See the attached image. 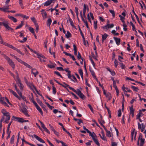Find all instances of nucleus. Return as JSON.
I'll return each instance as SVG.
<instances>
[{
  "label": "nucleus",
  "instance_id": "f257e3e1",
  "mask_svg": "<svg viewBox=\"0 0 146 146\" xmlns=\"http://www.w3.org/2000/svg\"><path fill=\"white\" fill-rule=\"evenodd\" d=\"M66 85L70 90L76 93L79 96L80 98L82 100H84L86 98V97L82 93L79 89H78L77 90H76L74 88L70 86L69 85L66 84Z\"/></svg>",
  "mask_w": 146,
  "mask_h": 146
},
{
  "label": "nucleus",
  "instance_id": "f03ea898",
  "mask_svg": "<svg viewBox=\"0 0 146 146\" xmlns=\"http://www.w3.org/2000/svg\"><path fill=\"white\" fill-rule=\"evenodd\" d=\"M92 136H90L92 138V139H93L94 141V142L98 146H99L100 145V144L98 140L97 139H96L95 138H97V136L96 135L95 133L93 132L92 133L91 135Z\"/></svg>",
  "mask_w": 146,
  "mask_h": 146
},
{
  "label": "nucleus",
  "instance_id": "7ed1b4c3",
  "mask_svg": "<svg viewBox=\"0 0 146 146\" xmlns=\"http://www.w3.org/2000/svg\"><path fill=\"white\" fill-rule=\"evenodd\" d=\"M24 78L25 82L31 90H33V88L34 89L35 88V87L33 85V83L32 82H28L26 77H24Z\"/></svg>",
  "mask_w": 146,
  "mask_h": 146
},
{
  "label": "nucleus",
  "instance_id": "20e7f679",
  "mask_svg": "<svg viewBox=\"0 0 146 146\" xmlns=\"http://www.w3.org/2000/svg\"><path fill=\"white\" fill-rule=\"evenodd\" d=\"M8 63L12 67L13 69H15V66L14 62L9 57L6 59Z\"/></svg>",
  "mask_w": 146,
  "mask_h": 146
},
{
  "label": "nucleus",
  "instance_id": "39448f33",
  "mask_svg": "<svg viewBox=\"0 0 146 146\" xmlns=\"http://www.w3.org/2000/svg\"><path fill=\"white\" fill-rule=\"evenodd\" d=\"M138 129H140L141 132H143V131L145 130V128L146 126L143 123H142L141 124L140 123H138Z\"/></svg>",
  "mask_w": 146,
  "mask_h": 146
},
{
  "label": "nucleus",
  "instance_id": "423d86ee",
  "mask_svg": "<svg viewBox=\"0 0 146 146\" xmlns=\"http://www.w3.org/2000/svg\"><path fill=\"white\" fill-rule=\"evenodd\" d=\"M33 136L37 140L39 141L40 142L42 143H45V141H44L43 140L42 138L39 137L37 135H33Z\"/></svg>",
  "mask_w": 146,
  "mask_h": 146
},
{
  "label": "nucleus",
  "instance_id": "0eeeda50",
  "mask_svg": "<svg viewBox=\"0 0 146 146\" xmlns=\"http://www.w3.org/2000/svg\"><path fill=\"white\" fill-rule=\"evenodd\" d=\"M11 93H12L13 95H14L16 98H17L19 100H21V98L19 97L16 93L14 91L12 90L11 89H9L8 90Z\"/></svg>",
  "mask_w": 146,
  "mask_h": 146
},
{
  "label": "nucleus",
  "instance_id": "6e6552de",
  "mask_svg": "<svg viewBox=\"0 0 146 146\" xmlns=\"http://www.w3.org/2000/svg\"><path fill=\"white\" fill-rule=\"evenodd\" d=\"M130 114L131 115L132 117H133L134 116V113L135 110L133 108V106L132 105L130 107Z\"/></svg>",
  "mask_w": 146,
  "mask_h": 146
},
{
  "label": "nucleus",
  "instance_id": "1a4fd4ad",
  "mask_svg": "<svg viewBox=\"0 0 146 146\" xmlns=\"http://www.w3.org/2000/svg\"><path fill=\"white\" fill-rule=\"evenodd\" d=\"M13 118L19 122L23 123V118L17 117L14 116H13Z\"/></svg>",
  "mask_w": 146,
  "mask_h": 146
},
{
  "label": "nucleus",
  "instance_id": "9d476101",
  "mask_svg": "<svg viewBox=\"0 0 146 146\" xmlns=\"http://www.w3.org/2000/svg\"><path fill=\"white\" fill-rule=\"evenodd\" d=\"M31 96H32V98H31L30 96H29V98L30 100L31 101L33 102V103L34 104V105L35 106L37 104L34 100V98H33V94L32 93H31Z\"/></svg>",
  "mask_w": 146,
  "mask_h": 146
},
{
  "label": "nucleus",
  "instance_id": "9b49d317",
  "mask_svg": "<svg viewBox=\"0 0 146 146\" xmlns=\"http://www.w3.org/2000/svg\"><path fill=\"white\" fill-rule=\"evenodd\" d=\"M22 112L24 114L27 116H29V115L28 113V111L27 109L25 108H23V109L22 110Z\"/></svg>",
  "mask_w": 146,
  "mask_h": 146
},
{
  "label": "nucleus",
  "instance_id": "f8f14e48",
  "mask_svg": "<svg viewBox=\"0 0 146 146\" xmlns=\"http://www.w3.org/2000/svg\"><path fill=\"white\" fill-rule=\"evenodd\" d=\"M32 73L35 76V77H36V76L38 74V72L36 70V69H33L32 68Z\"/></svg>",
  "mask_w": 146,
  "mask_h": 146
},
{
  "label": "nucleus",
  "instance_id": "ddd939ff",
  "mask_svg": "<svg viewBox=\"0 0 146 146\" xmlns=\"http://www.w3.org/2000/svg\"><path fill=\"white\" fill-rule=\"evenodd\" d=\"M113 38L115 41L116 44L117 45H119L121 42L120 38L115 37H113Z\"/></svg>",
  "mask_w": 146,
  "mask_h": 146
},
{
  "label": "nucleus",
  "instance_id": "4468645a",
  "mask_svg": "<svg viewBox=\"0 0 146 146\" xmlns=\"http://www.w3.org/2000/svg\"><path fill=\"white\" fill-rule=\"evenodd\" d=\"M17 82L19 84V86L20 87V89L21 90H23V84L21 82V81L20 80H18L17 81Z\"/></svg>",
  "mask_w": 146,
  "mask_h": 146
},
{
  "label": "nucleus",
  "instance_id": "2eb2a0df",
  "mask_svg": "<svg viewBox=\"0 0 146 146\" xmlns=\"http://www.w3.org/2000/svg\"><path fill=\"white\" fill-rule=\"evenodd\" d=\"M35 106L36 107V109L42 115H43V112H42L41 109L39 107V106L37 104L36 105H35Z\"/></svg>",
  "mask_w": 146,
  "mask_h": 146
},
{
  "label": "nucleus",
  "instance_id": "dca6fc26",
  "mask_svg": "<svg viewBox=\"0 0 146 146\" xmlns=\"http://www.w3.org/2000/svg\"><path fill=\"white\" fill-rule=\"evenodd\" d=\"M68 19L69 21L70 22V25L72 26L74 28L76 29V26L74 25V23L72 19L70 18V17L69 16H68Z\"/></svg>",
  "mask_w": 146,
  "mask_h": 146
},
{
  "label": "nucleus",
  "instance_id": "f3484780",
  "mask_svg": "<svg viewBox=\"0 0 146 146\" xmlns=\"http://www.w3.org/2000/svg\"><path fill=\"white\" fill-rule=\"evenodd\" d=\"M108 36V35L106 33H105L103 35H102V42H103L104 40H105L107 37Z\"/></svg>",
  "mask_w": 146,
  "mask_h": 146
},
{
  "label": "nucleus",
  "instance_id": "a211bd4d",
  "mask_svg": "<svg viewBox=\"0 0 146 146\" xmlns=\"http://www.w3.org/2000/svg\"><path fill=\"white\" fill-rule=\"evenodd\" d=\"M8 18L15 23H16L17 21V20L16 19L13 17L9 15L8 16Z\"/></svg>",
  "mask_w": 146,
  "mask_h": 146
},
{
  "label": "nucleus",
  "instance_id": "6ab92c4d",
  "mask_svg": "<svg viewBox=\"0 0 146 146\" xmlns=\"http://www.w3.org/2000/svg\"><path fill=\"white\" fill-rule=\"evenodd\" d=\"M52 22V19L50 18L48 19L47 21V25L48 27H50V25Z\"/></svg>",
  "mask_w": 146,
  "mask_h": 146
},
{
  "label": "nucleus",
  "instance_id": "aec40b11",
  "mask_svg": "<svg viewBox=\"0 0 146 146\" xmlns=\"http://www.w3.org/2000/svg\"><path fill=\"white\" fill-rule=\"evenodd\" d=\"M1 113L3 114L4 115H6L7 114H9V113L7 112L5 109H3L1 111Z\"/></svg>",
  "mask_w": 146,
  "mask_h": 146
},
{
  "label": "nucleus",
  "instance_id": "412c9836",
  "mask_svg": "<svg viewBox=\"0 0 146 146\" xmlns=\"http://www.w3.org/2000/svg\"><path fill=\"white\" fill-rule=\"evenodd\" d=\"M86 5L85 4H84V8L83 9V15L84 17H86Z\"/></svg>",
  "mask_w": 146,
  "mask_h": 146
},
{
  "label": "nucleus",
  "instance_id": "4be33fe9",
  "mask_svg": "<svg viewBox=\"0 0 146 146\" xmlns=\"http://www.w3.org/2000/svg\"><path fill=\"white\" fill-rule=\"evenodd\" d=\"M9 23L8 24H7V25H6V26L5 28L7 30H10L11 32H14V29L9 26Z\"/></svg>",
  "mask_w": 146,
  "mask_h": 146
},
{
  "label": "nucleus",
  "instance_id": "5701e85b",
  "mask_svg": "<svg viewBox=\"0 0 146 146\" xmlns=\"http://www.w3.org/2000/svg\"><path fill=\"white\" fill-rule=\"evenodd\" d=\"M52 3V1L48 0L43 4L44 6H48L49 5Z\"/></svg>",
  "mask_w": 146,
  "mask_h": 146
},
{
  "label": "nucleus",
  "instance_id": "b1692460",
  "mask_svg": "<svg viewBox=\"0 0 146 146\" xmlns=\"http://www.w3.org/2000/svg\"><path fill=\"white\" fill-rule=\"evenodd\" d=\"M23 25V21H21V23L19 25L17 26L16 28H15V29H17L21 28Z\"/></svg>",
  "mask_w": 146,
  "mask_h": 146
},
{
  "label": "nucleus",
  "instance_id": "393cba45",
  "mask_svg": "<svg viewBox=\"0 0 146 146\" xmlns=\"http://www.w3.org/2000/svg\"><path fill=\"white\" fill-rule=\"evenodd\" d=\"M66 37L67 38H68L72 37V35L69 31L67 32V33L65 35Z\"/></svg>",
  "mask_w": 146,
  "mask_h": 146
},
{
  "label": "nucleus",
  "instance_id": "a878e982",
  "mask_svg": "<svg viewBox=\"0 0 146 146\" xmlns=\"http://www.w3.org/2000/svg\"><path fill=\"white\" fill-rule=\"evenodd\" d=\"M78 71L81 78L83 79V72L82 70L81 69H80Z\"/></svg>",
  "mask_w": 146,
  "mask_h": 146
},
{
  "label": "nucleus",
  "instance_id": "bb28decb",
  "mask_svg": "<svg viewBox=\"0 0 146 146\" xmlns=\"http://www.w3.org/2000/svg\"><path fill=\"white\" fill-rule=\"evenodd\" d=\"M29 30L31 33H33V34H34L35 33L34 29L31 27H29Z\"/></svg>",
  "mask_w": 146,
  "mask_h": 146
},
{
  "label": "nucleus",
  "instance_id": "cd10ccee",
  "mask_svg": "<svg viewBox=\"0 0 146 146\" xmlns=\"http://www.w3.org/2000/svg\"><path fill=\"white\" fill-rule=\"evenodd\" d=\"M106 131V135L107 136L109 137H110L111 136V134L110 131H108L107 129Z\"/></svg>",
  "mask_w": 146,
  "mask_h": 146
},
{
  "label": "nucleus",
  "instance_id": "c85d7f7f",
  "mask_svg": "<svg viewBox=\"0 0 146 146\" xmlns=\"http://www.w3.org/2000/svg\"><path fill=\"white\" fill-rule=\"evenodd\" d=\"M7 24H8V22H0V25H3L5 27H6Z\"/></svg>",
  "mask_w": 146,
  "mask_h": 146
},
{
  "label": "nucleus",
  "instance_id": "c756f323",
  "mask_svg": "<svg viewBox=\"0 0 146 146\" xmlns=\"http://www.w3.org/2000/svg\"><path fill=\"white\" fill-rule=\"evenodd\" d=\"M31 20L34 23L35 25L38 24L35 17H31Z\"/></svg>",
  "mask_w": 146,
  "mask_h": 146
},
{
  "label": "nucleus",
  "instance_id": "7c9ffc66",
  "mask_svg": "<svg viewBox=\"0 0 146 146\" xmlns=\"http://www.w3.org/2000/svg\"><path fill=\"white\" fill-rule=\"evenodd\" d=\"M56 66V64L54 63V64L50 65V64H48L47 66L49 68H52L55 67Z\"/></svg>",
  "mask_w": 146,
  "mask_h": 146
},
{
  "label": "nucleus",
  "instance_id": "2f4dec72",
  "mask_svg": "<svg viewBox=\"0 0 146 146\" xmlns=\"http://www.w3.org/2000/svg\"><path fill=\"white\" fill-rule=\"evenodd\" d=\"M119 17L120 18V20L123 23H125V22L124 20L125 19V17H122L121 15H119Z\"/></svg>",
  "mask_w": 146,
  "mask_h": 146
},
{
  "label": "nucleus",
  "instance_id": "473e14b6",
  "mask_svg": "<svg viewBox=\"0 0 146 146\" xmlns=\"http://www.w3.org/2000/svg\"><path fill=\"white\" fill-rule=\"evenodd\" d=\"M13 50H16L17 52H18V53H19V54H21L22 55H24V54L19 49L16 48L15 47Z\"/></svg>",
  "mask_w": 146,
  "mask_h": 146
},
{
  "label": "nucleus",
  "instance_id": "72a5a7b5",
  "mask_svg": "<svg viewBox=\"0 0 146 146\" xmlns=\"http://www.w3.org/2000/svg\"><path fill=\"white\" fill-rule=\"evenodd\" d=\"M141 114L143 115V113L141 111L139 112V113L137 114V115L136 119H138L140 118V117L141 116Z\"/></svg>",
  "mask_w": 146,
  "mask_h": 146
},
{
  "label": "nucleus",
  "instance_id": "f704fd0d",
  "mask_svg": "<svg viewBox=\"0 0 146 146\" xmlns=\"http://www.w3.org/2000/svg\"><path fill=\"white\" fill-rule=\"evenodd\" d=\"M25 66H26L27 67L29 68L30 69H32V67L30 65L28 64L27 63L25 62L23 64Z\"/></svg>",
  "mask_w": 146,
  "mask_h": 146
},
{
  "label": "nucleus",
  "instance_id": "c9c22d12",
  "mask_svg": "<svg viewBox=\"0 0 146 146\" xmlns=\"http://www.w3.org/2000/svg\"><path fill=\"white\" fill-rule=\"evenodd\" d=\"M141 141L140 146H143L145 142V139H140Z\"/></svg>",
  "mask_w": 146,
  "mask_h": 146
},
{
  "label": "nucleus",
  "instance_id": "e433bc0d",
  "mask_svg": "<svg viewBox=\"0 0 146 146\" xmlns=\"http://www.w3.org/2000/svg\"><path fill=\"white\" fill-rule=\"evenodd\" d=\"M131 88H132L133 90L136 92H138V90H139L137 87H136L133 86H131Z\"/></svg>",
  "mask_w": 146,
  "mask_h": 146
},
{
  "label": "nucleus",
  "instance_id": "4c0bfd02",
  "mask_svg": "<svg viewBox=\"0 0 146 146\" xmlns=\"http://www.w3.org/2000/svg\"><path fill=\"white\" fill-rule=\"evenodd\" d=\"M7 9L5 7L3 8H0V10L5 12H8L9 11H7Z\"/></svg>",
  "mask_w": 146,
  "mask_h": 146
},
{
  "label": "nucleus",
  "instance_id": "58836bf2",
  "mask_svg": "<svg viewBox=\"0 0 146 146\" xmlns=\"http://www.w3.org/2000/svg\"><path fill=\"white\" fill-rule=\"evenodd\" d=\"M109 11L112 14L113 17H115V14L114 11V10H109Z\"/></svg>",
  "mask_w": 146,
  "mask_h": 146
},
{
  "label": "nucleus",
  "instance_id": "ea45409f",
  "mask_svg": "<svg viewBox=\"0 0 146 146\" xmlns=\"http://www.w3.org/2000/svg\"><path fill=\"white\" fill-rule=\"evenodd\" d=\"M94 27L95 30L97 28V21H94Z\"/></svg>",
  "mask_w": 146,
  "mask_h": 146
},
{
  "label": "nucleus",
  "instance_id": "a19ab883",
  "mask_svg": "<svg viewBox=\"0 0 146 146\" xmlns=\"http://www.w3.org/2000/svg\"><path fill=\"white\" fill-rule=\"evenodd\" d=\"M45 104L47 105V106L51 110L54 108V107L51 106L48 103L45 102Z\"/></svg>",
  "mask_w": 146,
  "mask_h": 146
},
{
  "label": "nucleus",
  "instance_id": "79ce46f5",
  "mask_svg": "<svg viewBox=\"0 0 146 146\" xmlns=\"http://www.w3.org/2000/svg\"><path fill=\"white\" fill-rule=\"evenodd\" d=\"M54 73L56 74L58 76L60 77L61 78H63V77L60 74L59 72L58 71H54Z\"/></svg>",
  "mask_w": 146,
  "mask_h": 146
},
{
  "label": "nucleus",
  "instance_id": "37998d69",
  "mask_svg": "<svg viewBox=\"0 0 146 146\" xmlns=\"http://www.w3.org/2000/svg\"><path fill=\"white\" fill-rule=\"evenodd\" d=\"M15 136L14 135H13L11 137V139L10 143L11 144H13L14 143V139Z\"/></svg>",
  "mask_w": 146,
  "mask_h": 146
},
{
  "label": "nucleus",
  "instance_id": "c03bdc74",
  "mask_svg": "<svg viewBox=\"0 0 146 146\" xmlns=\"http://www.w3.org/2000/svg\"><path fill=\"white\" fill-rule=\"evenodd\" d=\"M35 26L36 27L35 31L37 33L38 32L39 30V26L38 24L35 25Z\"/></svg>",
  "mask_w": 146,
  "mask_h": 146
},
{
  "label": "nucleus",
  "instance_id": "a18cd8bd",
  "mask_svg": "<svg viewBox=\"0 0 146 146\" xmlns=\"http://www.w3.org/2000/svg\"><path fill=\"white\" fill-rule=\"evenodd\" d=\"M20 16L21 17H23V18L25 19H28L29 17V16H26V15H24L23 14H22V15H20Z\"/></svg>",
  "mask_w": 146,
  "mask_h": 146
},
{
  "label": "nucleus",
  "instance_id": "49530a36",
  "mask_svg": "<svg viewBox=\"0 0 146 146\" xmlns=\"http://www.w3.org/2000/svg\"><path fill=\"white\" fill-rule=\"evenodd\" d=\"M52 86V92L53 93L55 94L56 93V89L55 87H54V86Z\"/></svg>",
  "mask_w": 146,
  "mask_h": 146
},
{
  "label": "nucleus",
  "instance_id": "de8ad7c7",
  "mask_svg": "<svg viewBox=\"0 0 146 146\" xmlns=\"http://www.w3.org/2000/svg\"><path fill=\"white\" fill-rule=\"evenodd\" d=\"M38 56V57H40L41 58H42L43 59H45V57L42 54H40L39 53L37 52V54H36Z\"/></svg>",
  "mask_w": 146,
  "mask_h": 146
},
{
  "label": "nucleus",
  "instance_id": "09e8293b",
  "mask_svg": "<svg viewBox=\"0 0 146 146\" xmlns=\"http://www.w3.org/2000/svg\"><path fill=\"white\" fill-rule=\"evenodd\" d=\"M123 30L124 31H126L127 30V28H126L127 26L125 23L123 24Z\"/></svg>",
  "mask_w": 146,
  "mask_h": 146
},
{
  "label": "nucleus",
  "instance_id": "8fccbe9b",
  "mask_svg": "<svg viewBox=\"0 0 146 146\" xmlns=\"http://www.w3.org/2000/svg\"><path fill=\"white\" fill-rule=\"evenodd\" d=\"M88 106L89 108L90 109L92 113H93L94 112V110H93V109L91 105L90 104H88Z\"/></svg>",
  "mask_w": 146,
  "mask_h": 146
},
{
  "label": "nucleus",
  "instance_id": "3c124183",
  "mask_svg": "<svg viewBox=\"0 0 146 146\" xmlns=\"http://www.w3.org/2000/svg\"><path fill=\"white\" fill-rule=\"evenodd\" d=\"M79 29L80 31V34H81V36H82V38H84V34H83L82 31L81 30L80 28V27L79 26Z\"/></svg>",
  "mask_w": 146,
  "mask_h": 146
},
{
  "label": "nucleus",
  "instance_id": "603ef678",
  "mask_svg": "<svg viewBox=\"0 0 146 146\" xmlns=\"http://www.w3.org/2000/svg\"><path fill=\"white\" fill-rule=\"evenodd\" d=\"M77 57L78 60H80V59H81L82 58V56L79 52H78V55Z\"/></svg>",
  "mask_w": 146,
  "mask_h": 146
},
{
  "label": "nucleus",
  "instance_id": "864d4df0",
  "mask_svg": "<svg viewBox=\"0 0 146 146\" xmlns=\"http://www.w3.org/2000/svg\"><path fill=\"white\" fill-rule=\"evenodd\" d=\"M20 97L24 101H25L27 103H29V102L28 101H27L26 100V97L24 96H23L22 95V96H20Z\"/></svg>",
  "mask_w": 146,
  "mask_h": 146
},
{
  "label": "nucleus",
  "instance_id": "5fc2aeb1",
  "mask_svg": "<svg viewBox=\"0 0 146 146\" xmlns=\"http://www.w3.org/2000/svg\"><path fill=\"white\" fill-rule=\"evenodd\" d=\"M19 62H20L21 63L23 64L25 62L21 60L19 58H17L16 59Z\"/></svg>",
  "mask_w": 146,
  "mask_h": 146
},
{
  "label": "nucleus",
  "instance_id": "6e6d98bb",
  "mask_svg": "<svg viewBox=\"0 0 146 146\" xmlns=\"http://www.w3.org/2000/svg\"><path fill=\"white\" fill-rule=\"evenodd\" d=\"M19 62H20L21 63L23 64L25 62L21 60L19 58H17L16 59Z\"/></svg>",
  "mask_w": 146,
  "mask_h": 146
},
{
  "label": "nucleus",
  "instance_id": "4d7b16f0",
  "mask_svg": "<svg viewBox=\"0 0 146 146\" xmlns=\"http://www.w3.org/2000/svg\"><path fill=\"white\" fill-rule=\"evenodd\" d=\"M58 124L59 125H60L61 126V127H62V129L64 131H66V130L64 128L63 124L62 123H58Z\"/></svg>",
  "mask_w": 146,
  "mask_h": 146
},
{
  "label": "nucleus",
  "instance_id": "13d9d810",
  "mask_svg": "<svg viewBox=\"0 0 146 146\" xmlns=\"http://www.w3.org/2000/svg\"><path fill=\"white\" fill-rule=\"evenodd\" d=\"M121 110L120 109H119L118 111V117H120L121 116Z\"/></svg>",
  "mask_w": 146,
  "mask_h": 146
},
{
  "label": "nucleus",
  "instance_id": "bf43d9fd",
  "mask_svg": "<svg viewBox=\"0 0 146 146\" xmlns=\"http://www.w3.org/2000/svg\"><path fill=\"white\" fill-rule=\"evenodd\" d=\"M36 100L37 102V103L40 105H41L42 104V102H41V101L40 100V99H39L38 98H36Z\"/></svg>",
  "mask_w": 146,
  "mask_h": 146
},
{
  "label": "nucleus",
  "instance_id": "052dcab7",
  "mask_svg": "<svg viewBox=\"0 0 146 146\" xmlns=\"http://www.w3.org/2000/svg\"><path fill=\"white\" fill-rule=\"evenodd\" d=\"M118 61L117 60L115 59L114 61V66L116 68L117 67L118 65Z\"/></svg>",
  "mask_w": 146,
  "mask_h": 146
},
{
  "label": "nucleus",
  "instance_id": "680f3d73",
  "mask_svg": "<svg viewBox=\"0 0 146 146\" xmlns=\"http://www.w3.org/2000/svg\"><path fill=\"white\" fill-rule=\"evenodd\" d=\"M70 93L76 99H78L79 98L74 93L72 92H70Z\"/></svg>",
  "mask_w": 146,
  "mask_h": 146
},
{
  "label": "nucleus",
  "instance_id": "e2e57ef3",
  "mask_svg": "<svg viewBox=\"0 0 146 146\" xmlns=\"http://www.w3.org/2000/svg\"><path fill=\"white\" fill-rule=\"evenodd\" d=\"M67 75L68 76V78H69L71 80L74 81V80H73L71 78V77H72V76H71L70 73H68L67 74Z\"/></svg>",
  "mask_w": 146,
  "mask_h": 146
},
{
  "label": "nucleus",
  "instance_id": "0e129e2a",
  "mask_svg": "<svg viewBox=\"0 0 146 146\" xmlns=\"http://www.w3.org/2000/svg\"><path fill=\"white\" fill-rule=\"evenodd\" d=\"M108 24H107L106 25H105L104 26L102 27V28L103 29H106L107 30L108 29H109V27H108Z\"/></svg>",
  "mask_w": 146,
  "mask_h": 146
},
{
  "label": "nucleus",
  "instance_id": "69168bd1",
  "mask_svg": "<svg viewBox=\"0 0 146 146\" xmlns=\"http://www.w3.org/2000/svg\"><path fill=\"white\" fill-rule=\"evenodd\" d=\"M119 64L121 65V68L122 69H125V66L124 64L123 63H120Z\"/></svg>",
  "mask_w": 146,
  "mask_h": 146
},
{
  "label": "nucleus",
  "instance_id": "338daca9",
  "mask_svg": "<svg viewBox=\"0 0 146 146\" xmlns=\"http://www.w3.org/2000/svg\"><path fill=\"white\" fill-rule=\"evenodd\" d=\"M1 55H2L3 57L5 59H6L8 57L7 56H6L5 54H4L2 52L1 53Z\"/></svg>",
  "mask_w": 146,
  "mask_h": 146
},
{
  "label": "nucleus",
  "instance_id": "774afa93",
  "mask_svg": "<svg viewBox=\"0 0 146 146\" xmlns=\"http://www.w3.org/2000/svg\"><path fill=\"white\" fill-rule=\"evenodd\" d=\"M111 146H117V143L116 142H112Z\"/></svg>",
  "mask_w": 146,
  "mask_h": 146
}]
</instances>
